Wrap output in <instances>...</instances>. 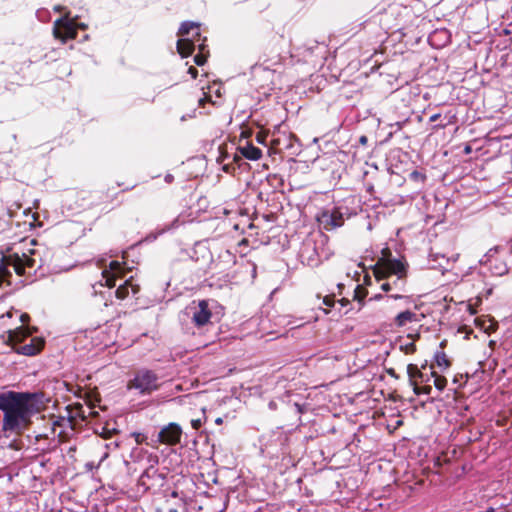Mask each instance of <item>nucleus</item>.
<instances>
[{
    "label": "nucleus",
    "instance_id": "obj_6",
    "mask_svg": "<svg viewBox=\"0 0 512 512\" xmlns=\"http://www.w3.org/2000/svg\"><path fill=\"white\" fill-rule=\"evenodd\" d=\"M317 221L325 230L330 231L344 224V216L340 208L334 207L331 210H322L317 216Z\"/></svg>",
    "mask_w": 512,
    "mask_h": 512
},
{
    "label": "nucleus",
    "instance_id": "obj_9",
    "mask_svg": "<svg viewBox=\"0 0 512 512\" xmlns=\"http://www.w3.org/2000/svg\"><path fill=\"white\" fill-rule=\"evenodd\" d=\"M36 328H30L28 326H20L13 330H8L6 333L1 335L3 342L6 345L17 346L25 341L26 338L30 337L34 332H36Z\"/></svg>",
    "mask_w": 512,
    "mask_h": 512
},
{
    "label": "nucleus",
    "instance_id": "obj_8",
    "mask_svg": "<svg viewBox=\"0 0 512 512\" xmlns=\"http://www.w3.org/2000/svg\"><path fill=\"white\" fill-rule=\"evenodd\" d=\"M183 431L179 424L171 422L161 428L158 433V441L161 444L175 446L180 443Z\"/></svg>",
    "mask_w": 512,
    "mask_h": 512
},
{
    "label": "nucleus",
    "instance_id": "obj_49",
    "mask_svg": "<svg viewBox=\"0 0 512 512\" xmlns=\"http://www.w3.org/2000/svg\"><path fill=\"white\" fill-rule=\"evenodd\" d=\"M171 496L174 497V498L178 497V492L177 491H173L171 493Z\"/></svg>",
    "mask_w": 512,
    "mask_h": 512
},
{
    "label": "nucleus",
    "instance_id": "obj_52",
    "mask_svg": "<svg viewBox=\"0 0 512 512\" xmlns=\"http://www.w3.org/2000/svg\"><path fill=\"white\" fill-rule=\"evenodd\" d=\"M77 28H81V29H85V25L84 24H77Z\"/></svg>",
    "mask_w": 512,
    "mask_h": 512
},
{
    "label": "nucleus",
    "instance_id": "obj_12",
    "mask_svg": "<svg viewBox=\"0 0 512 512\" xmlns=\"http://www.w3.org/2000/svg\"><path fill=\"white\" fill-rule=\"evenodd\" d=\"M212 317V312L209 308L207 300H200L198 302V309L194 312L192 321L197 327H202L209 323Z\"/></svg>",
    "mask_w": 512,
    "mask_h": 512
},
{
    "label": "nucleus",
    "instance_id": "obj_16",
    "mask_svg": "<svg viewBox=\"0 0 512 512\" xmlns=\"http://www.w3.org/2000/svg\"><path fill=\"white\" fill-rule=\"evenodd\" d=\"M195 30V32L192 35V40H194V44L198 41H200L201 33H200V24L195 22L186 21L183 22L178 30L177 35L178 36H186L191 31Z\"/></svg>",
    "mask_w": 512,
    "mask_h": 512
},
{
    "label": "nucleus",
    "instance_id": "obj_36",
    "mask_svg": "<svg viewBox=\"0 0 512 512\" xmlns=\"http://www.w3.org/2000/svg\"><path fill=\"white\" fill-rule=\"evenodd\" d=\"M188 73L192 76L193 79H196L197 76H198V70L191 66L189 69H188Z\"/></svg>",
    "mask_w": 512,
    "mask_h": 512
},
{
    "label": "nucleus",
    "instance_id": "obj_46",
    "mask_svg": "<svg viewBox=\"0 0 512 512\" xmlns=\"http://www.w3.org/2000/svg\"><path fill=\"white\" fill-rule=\"evenodd\" d=\"M5 316H7L8 318H11L13 316L12 311L6 312ZM2 317H4V315H2Z\"/></svg>",
    "mask_w": 512,
    "mask_h": 512
},
{
    "label": "nucleus",
    "instance_id": "obj_59",
    "mask_svg": "<svg viewBox=\"0 0 512 512\" xmlns=\"http://www.w3.org/2000/svg\"><path fill=\"white\" fill-rule=\"evenodd\" d=\"M3 210H4L3 205H2V203L0 202V211H3Z\"/></svg>",
    "mask_w": 512,
    "mask_h": 512
},
{
    "label": "nucleus",
    "instance_id": "obj_15",
    "mask_svg": "<svg viewBox=\"0 0 512 512\" xmlns=\"http://www.w3.org/2000/svg\"><path fill=\"white\" fill-rule=\"evenodd\" d=\"M129 290H131L133 294H137L140 291L139 285L133 282V277H130L116 289V298L120 300L126 299L129 295Z\"/></svg>",
    "mask_w": 512,
    "mask_h": 512
},
{
    "label": "nucleus",
    "instance_id": "obj_3",
    "mask_svg": "<svg viewBox=\"0 0 512 512\" xmlns=\"http://www.w3.org/2000/svg\"><path fill=\"white\" fill-rule=\"evenodd\" d=\"M291 39L281 31L269 33L263 44V61L271 65H280L284 59L283 54L289 52Z\"/></svg>",
    "mask_w": 512,
    "mask_h": 512
},
{
    "label": "nucleus",
    "instance_id": "obj_60",
    "mask_svg": "<svg viewBox=\"0 0 512 512\" xmlns=\"http://www.w3.org/2000/svg\"><path fill=\"white\" fill-rule=\"evenodd\" d=\"M169 512H178L177 509H170Z\"/></svg>",
    "mask_w": 512,
    "mask_h": 512
},
{
    "label": "nucleus",
    "instance_id": "obj_54",
    "mask_svg": "<svg viewBox=\"0 0 512 512\" xmlns=\"http://www.w3.org/2000/svg\"><path fill=\"white\" fill-rule=\"evenodd\" d=\"M215 422H216L217 424H221V423H222V419H221V418H217Z\"/></svg>",
    "mask_w": 512,
    "mask_h": 512
},
{
    "label": "nucleus",
    "instance_id": "obj_57",
    "mask_svg": "<svg viewBox=\"0 0 512 512\" xmlns=\"http://www.w3.org/2000/svg\"><path fill=\"white\" fill-rule=\"evenodd\" d=\"M365 141H366V137L365 136L361 137V142H365Z\"/></svg>",
    "mask_w": 512,
    "mask_h": 512
},
{
    "label": "nucleus",
    "instance_id": "obj_1",
    "mask_svg": "<svg viewBox=\"0 0 512 512\" xmlns=\"http://www.w3.org/2000/svg\"><path fill=\"white\" fill-rule=\"evenodd\" d=\"M0 410L4 413L2 430L20 435L29 428L32 416L39 411L36 394L16 391L0 393Z\"/></svg>",
    "mask_w": 512,
    "mask_h": 512
},
{
    "label": "nucleus",
    "instance_id": "obj_20",
    "mask_svg": "<svg viewBox=\"0 0 512 512\" xmlns=\"http://www.w3.org/2000/svg\"><path fill=\"white\" fill-rule=\"evenodd\" d=\"M434 358L437 366L443 368V370H446L451 366V361L443 350L436 352Z\"/></svg>",
    "mask_w": 512,
    "mask_h": 512
},
{
    "label": "nucleus",
    "instance_id": "obj_21",
    "mask_svg": "<svg viewBox=\"0 0 512 512\" xmlns=\"http://www.w3.org/2000/svg\"><path fill=\"white\" fill-rule=\"evenodd\" d=\"M156 470L153 468L146 469L142 475L139 478V485L143 486L145 490H148L150 488V484L148 483V479L151 477V475L156 474Z\"/></svg>",
    "mask_w": 512,
    "mask_h": 512
},
{
    "label": "nucleus",
    "instance_id": "obj_51",
    "mask_svg": "<svg viewBox=\"0 0 512 512\" xmlns=\"http://www.w3.org/2000/svg\"><path fill=\"white\" fill-rule=\"evenodd\" d=\"M470 151H471V147H470V146H466V148H465V152H466V153H470Z\"/></svg>",
    "mask_w": 512,
    "mask_h": 512
},
{
    "label": "nucleus",
    "instance_id": "obj_22",
    "mask_svg": "<svg viewBox=\"0 0 512 512\" xmlns=\"http://www.w3.org/2000/svg\"><path fill=\"white\" fill-rule=\"evenodd\" d=\"M103 277L105 278V285L108 288H113L116 285V279L120 278L117 275L111 274L109 271L104 270L102 273Z\"/></svg>",
    "mask_w": 512,
    "mask_h": 512
},
{
    "label": "nucleus",
    "instance_id": "obj_19",
    "mask_svg": "<svg viewBox=\"0 0 512 512\" xmlns=\"http://www.w3.org/2000/svg\"><path fill=\"white\" fill-rule=\"evenodd\" d=\"M199 52L194 56V62L198 66H202L206 63L207 57L209 55V51L206 50V45L203 43H200L198 45Z\"/></svg>",
    "mask_w": 512,
    "mask_h": 512
},
{
    "label": "nucleus",
    "instance_id": "obj_45",
    "mask_svg": "<svg viewBox=\"0 0 512 512\" xmlns=\"http://www.w3.org/2000/svg\"><path fill=\"white\" fill-rule=\"evenodd\" d=\"M257 141L262 143L264 141V137L259 133L256 137Z\"/></svg>",
    "mask_w": 512,
    "mask_h": 512
},
{
    "label": "nucleus",
    "instance_id": "obj_2",
    "mask_svg": "<svg viewBox=\"0 0 512 512\" xmlns=\"http://www.w3.org/2000/svg\"><path fill=\"white\" fill-rule=\"evenodd\" d=\"M370 268L377 281L395 275L397 276L395 283L403 286L404 279L407 278L408 264L401 259L393 258L389 247H384L381 250V256Z\"/></svg>",
    "mask_w": 512,
    "mask_h": 512
},
{
    "label": "nucleus",
    "instance_id": "obj_18",
    "mask_svg": "<svg viewBox=\"0 0 512 512\" xmlns=\"http://www.w3.org/2000/svg\"><path fill=\"white\" fill-rule=\"evenodd\" d=\"M430 376L434 379V386L439 390L443 391L447 386V379L439 375L437 372L434 371V365H430Z\"/></svg>",
    "mask_w": 512,
    "mask_h": 512
},
{
    "label": "nucleus",
    "instance_id": "obj_32",
    "mask_svg": "<svg viewBox=\"0 0 512 512\" xmlns=\"http://www.w3.org/2000/svg\"><path fill=\"white\" fill-rule=\"evenodd\" d=\"M449 460L448 458L446 457V455H441V456H438L435 460V466H441L443 465L444 463H447Z\"/></svg>",
    "mask_w": 512,
    "mask_h": 512
},
{
    "label": "nucleus",
    "instance_id": "obj_14",
    "mask_svg": "<svg viewBox=\"0 0 512 512\" xmlns=\"http://www.w3.org/2000/svg\"><path fill=\"white\" fill-rule=\"evenodd\" d=\"M238 151L240 152L241 156L235 154L233 157L235 162L241 161L242 157L252 161H257L262 157L261 149L249 142H247L245 146L238 147Z\"/></svg>",
    "mask_w": 512,
    "mask_h": 512
},
{
    "label": "nucleus",
    "instance_id": "obj_38",
    "mask_svg": "<svg viewBox=\"0 0 512 512\" xmlns=\"http://www.w3.org/2000/svg\"><path fill=\"white\" fill-rule=\"evenodd\" d=\"M29 320H30V316H29L27 313H23V314H21V316H20V321H21L23 324H25V323L29 322Z\"/></svg>",
    "mask_w": 512,
    "mask_h": 512
},
{
    "label": "nucleus",
    "instance_id": "obj_30",
    "mask_svg": "<svg viewBox=\"0 0 512 512\" xmlns=\"http://www.w3.org/2000/svg\"><path fill=\"white\" fill-rule=\"evenodd\" d=\"M494 269H495V273L497 275H503V274L508 272V267L506 266L505 263H501L500 265H496L494 267Z\"/></svg>",
    "mask_w": 512,
    "mask_h": 512
},
{
    "label": "nucleus",
    "instance_id": "obj_13",
    "mask_svg": "<svg viewBox=\"0 0 512 512\" xmlns=\"http://www.w3.org/2000/svg\"><path fill=\"white\" fill-rule=\"evenodd\" d=\"M423 317V314H418L410 310H405L398 313L394 317L393 324L396 328H403L410 323L420 322Z\"/></svg>",
    "mask_w": 512,
    "mask_h": 512
},
{
    "label": "nucleus",
    "instance_id": "obj_10",
    "mask_svg": "<svg viewBox=\"0 0 512 512\" xmlns=\"http://www.w3.org/2000/svg\"><path fill=\"white\" fill-rule=\"evenodd\" d=\"M427 363H424L420 368L416 364L407 365V374L411 386L427 384L430 381V375L424 372Z\"/></svg>",
    "mask_w": 512,
    "mask_h": 512
},
{
    "label": "nucleus",
    "instance_id": "obj_4",
    "mask_svg": "<svg viewBox=\"0 0 512 512\" xmlns=\"http://www.w3.org/2000/svg\"><path fill=\"white\" fill-rule=\"evenodd\" d=\"M158 387L157 374L148 369H141L137 371L133 379L129 380L127 383V388L129 390H138L142 395L151 394L153 391L157 390Z\"/></svg>",
    "mask_w": 512,
    "mask_h": 512
},
{
    "label": "nucleus",
    "instance_id": "obj_25",
    "mask_svg": "<svg viewBox=\"0 0 512 512\" xmlns=\"http://www.w3.org/2000/svg\"><path fill=\"white\" fill-rule=\"evenodd\" d=\"M110 273L117 275L119 277H123V269L121 264L118 261H111L109 264Z\"/></svg>",
    "mask_w": 512,
    "mask_h": 512
},
{
    "label": "nucleus",
    "instance_id": "obj_55",
    "mask_svg": "<svg viewBox=\"0 0 512 512\" xmlns=\"http://www.w3.org/2000/svg\"><path fill=\"white\" fill-rule=\"evenodd\" d=\"M223 169L224 171L228 172V165H224Z\"/></svg>",
    "mask_w": 512,
    "mask_h": 512
},
{
    "label": "nucleus",
    "instance_id": "obj_33",
    "mask_svg": "<svg viewBox=\"0 0 512 512\" xmlns=\"http://www.w3.org/2000/svg\"><path fill=\"white\" fill-rule=\"evenodd\" d=\"M191 426L193 429L198 430L202 426L201 419H192Z\"/></svg>",
    "mask_w": 512,
    "mask_h": 512
},
{
    "label": "nucleus",
    "instance_id": "obj_42",
    "mask_svg": "<svg viewBox=\"0 0 512 512\" xmlns=\"http://www.w3.org/2000/svg\"><path fill=\"white\" fill-rule=\"evenodd\" d=\"M447 124H438L433 127L434 130L444 129Z\"/></svg>",
    "mask_w": 512,
    "mask_h": 512
},
{
    "label": "nucleus",
    "instance_id": "obj_48",
    "mask_svg": "<svg viewBox=\"0 0 512 512\" xmlns=\"http://www.w3.org/2000/svg\"><path fill=\"white\" fill-rule=\"evenodd\" d=\"M446 344H447V341H446V340H443V341L440 343V347H441L442 349H444V348H445V346H446Z\"/></svg>",
    "mask_w": 512,
    "mask_h": 512
},
{
    "label": "nucleus",
    "instance_id": "obj_58",
    "mask_svg": "<svg viewBox=\"0 0 512 512\" xmlns=\"http://www.w3.org/2000/svg\"><path fill=\"white\" fill-rule=\"evenodd\" d=\"M108 457V453L106 452L104 456L102 457V460Z\"/></svg>",
    "mask_w": 512,
    "mask_h": 512
},
{
    "label": "nucleus",
    "instance_id": "obj_27",
    "mask_svg": "<svg viewBox=\"0 0 512 512\" xmlns=\"http://www.w3.org/2000/svg\"><path fill=\"white\" fill-rule=\"evenodd\" d=\"M401 350L405 354H413L416 352V344L414 342H410L404 346L401 347Z\"/></svg>",
    "mask_w": 512,
    "mask_h": 512
},
{
    "label": "nucleus",
    "instance_id": "obj_29",
    "mask_svg": "<svg viewBox=\"0 0 512 512\" xmlns=\"http://www.w3.org/2000/svg\"><path fill=\"white\" fill-rule=\"evenodd\" d=\"M323 303H324V305H326L327 307H332V306H334V304H335V295H334V294L326 295V296L323 298Z\"/></svg>",
    "mask_w": 512,
    "mask_h": 512
},
{
    "label": "nucleus",
    "instance_id": "obj_7",
    "mask_svg": "<svg viewBox=\"0 0 512 512\" xmlns=\"http://www.w3.org/2000/svg\"><path fill=\"white\" fill-rule=\"evenodd\" d=\"M6 264L12 267L17 275H25L26 268H33L35 265V259L23 253L21 256L18 253H9L3 255Z\"/></svg>",
    "mask_w": 512,
    "mask_h": 512
},
{
    "label": "nucleus",
    "instance_id": "obj_50",
    "mask_svg": "<svg viewBox=\"0 0 512 512\" xmlns=\"http://www.w3.org/2000/svg\"><path fill=\"white\" fill-rule=\"evenodd\" d=\"M364 280H365V283H367L368 281H370V276L369 275H365L364 276Z\"/></svg>",
    "mask_w": 512,
    "mask_h": 512
},
{
    "label": "nucleus",
    "instance_id": "obj_41",
    "mask_svg": "<svg viewBox=\"0 0 512 512\" xmlns=\"http://www.w3.org/2000/svg\"><path fill=\"white\" fill-rule=\"evenodd\" d=\"M470 314L474 315L477 313V310L475 307H473L471 304L468 306Z\"/></svg>",
    "mask_w": 512,
    "mask_h": 512
},
{
    "label": "nucleus",
    "instance_id": "obj_23",
    "mask_svg": "<svg viewBox=\"0 0 512 512\" xmlns=\"http://www.w3.org/2000/svg\"><path fill=\"white\" fill-rule=\"evenodd\" d=\"M413 391L416 395H421V394L429 395L432 391V387L428 383L423 384V385L414 384Z\"/></svg>",
    "mask_w": 512,
    "mask_h": 512
},
{
    "label": "nucleus",
    "instance_id": "obj_35",
    "mask_svg": "<svg viewBox=\"0 0 512 512\" xmlns=\"http://www.w3.org/2000/svg\"><path fill=\"white\" fill-rule=\"evenodd\" d=\"M210 101H211V96L210 95H204V97L199 99V105L200 106H204L206 102H210Z\"/></svg>",
    "mask_w": 512,
    "mask_h": 512
},
{
    "label": "nucleus",
    "instance_id": "obj_26",
    "mask_svg": "<svg viewBox=\"0 0 512 512\" xmlns=\"http://www.w3.org/2000/svg\"><path fill=\"white\" fill-rule=\"evenodd\" d=\"M499 246H496L494 248L489 249V251L486 254L487 262L489 263L490 267L493 268V257L498 252Z\"/></svg>",
    "mask_w": 512,
    "mask_h": 512
},
{
    "label": "nucleus",
    "instance_id": "obj_37",
    "mask_svg": "<svg viewBox=\"0 0 512 512\" xmlns=\"http://www.w3.org/2000/svg\"><path fill=\"white\" fill-rule=\"evenodd\" d=\"M405 283H406V278L404 279V285L401 286V284H396L395 281H393L392 284V289L393 288H397L399 291H403L404 290V287H405Z\"/></svg>",
    "mask_w": 512,
    "mask_h": 512
},
{
    "label": "nucleus",
    "instance_id": "obj_53",
    "mask_svg": "<svg viewBox=\"0 0 512 512\" xmlns=\"http://www.w3.org/2000/svg\"><path fill=\"white\" fill-rule=\"evenodd\" d=\"M509 249H510V252L512 253V239L509 242Z\"/></svg>",
    "mask_w": 512,
    "mask_h": 512
},
{
    "label": "nucleus",
    "instance_id": "obj_40",
    "mask_svg": "<svg viewBox=\"0 0 512 512\" xmlns=\"http://www.w3.org/2000/svg\"><path fill=\"white\" fill-rule=\"evenodd\" d=\"M440 117H441L440 113L433 114L432 116H430L429 121L436 122Z\"/></svg>",
    "mask_w": 512,
    "mask_h": 512
},
{
    "label": "nucleus",
    "instance_id": "obj_5",
    "mask_svg": "<svg viewBox=\"0 0 512 512\" xmlns=\"http://www.w3.org/2000/svg\"><path fill=\"white\" fill-rule=\"evenodd\" d=\"M53 34L56 39L66 42L69 39H75L78 35L77 24L74 19L68 15L57 19L54 22Z\"/></svg>",
    "mask_w": 512,
    "mask_h": 512
},
{
    "label": "nucleus",
    "instance_id": "obj_17",
    "mask_svg": "<svg viewBox=\"0 0 512 512\" xmlns=\"http://www.w3.org/2000/svg\"><path fill=\"white\" fill-rule=\"evenodd\" d=\"M195 49L194 40L189 38H181L177 41V51L182 58L190 56Z\"/></svg>",
    "mask_w": 512,
    "mask_h": 512
},
{
    "label": "nucleus",
    "instance_id": "obj_28",
    "mask_svg": "<svg viewBox=\"0 0 512 512\" xmlns=\"http://www.w3.org/2000/svg\"><path fill=\"white\" fill-rule=\"evenodd\" d=\"M115 432H116L115 429L110 430V429H108L106 427H102V431L100 432V436L102 438H104V439H109V438H111L114 435Z\"/></svg>",
    "mask_w": 512,
    "mask_h": 512
},
{
    "label": "nucleus",
    "instance_id": "obj_11",
    "mask_svg": "<svg viewBox=\"0 0 512 512\" xmlns=\"http://www.w3.org/2000/svg\"><path fill=\"white\" fill-rule=\"evenodd\" d=\"M45 341L41 337H34L31 339L29 344H25L22 346H14L13 350L17 354L25 355V356H34L42 351L44 348Z\"/></svg>",
    "mask_w": 512,
    "mask_h": 512
},
{
    "label": "nucleus",
    "instance_id": "obj_44",
    "mask_svg": "<svg viewBox=\"0 0 512 512\" xmlns=\"http://www.w3.org/2000/svg\"><path fill=\"white\" fill-rule=\"evenodd\" d=\"M391 298L393 299H402V298H406L405 296L401 295V294H393L390 296Z\"/></svg>",
    "mask_w": 512,
    "mask_h": 512
},
{
    "label": "nucleus",
    "instance_id": "obj_43",
    "mask_svg": "<svg viewBox=\"0 0 512 512\" xmlns=\"http://www.w3.org/2000/svg\"><path fill=\"white\" fill-rule=\"evenodd\" d=\"M339 303L342 306H346L349 303V300L347 298H342V299L339 300Z\"/></svg>",
    "mask_w": 512,
    "mask_h": 512
},
{
    "label": "nucleus",
    "instance_id": "obj_47",
    "mask_svg": "<svg viewBox=\"0 0 512 512\" xmlns=\"http://www.w3.org/2000/svg\"><path fill=\"white\" fill-rule=\"evenodd\" d=\"M250 134H251L250 132L243 131L241 135L243 137L247 138V137H249Z\"/></svg>",
    "mask_w": 512,
    "mask_h": 512
},
{
    "label": "nucleus",
    "instance_id": "obj_24",
    "mask_svg": "<svg viewBox=\"0 0 512 512\" xmlns=\"http://www.w3.org/2000/svg\"><path fill=\"white\" fill-rule=\"evenodd\" d=\"M367 294H368V292H367L366 288H364L361 285H357L354 290L353 298H354V300L362 302L364 300V298L367 296Z\"/></svg>",
    "mask_w": 512,
    "mask_h": 512
},
{
    "label": "nucleus",
    "instance_id": "obj_39",
    "mask_svg": "<svg viewBox=\"0 0 512 512\" xmlns=\"http://www.w3.org/2000/svg\"><path fill=\"white\" fill-rule=\"evenodd\" d=\"M407 337L410 338L412 340V342L415 343V341L420 338V333L419 332H417L415 334L410 333L407 335Z\"/></svg>",
    "mask_w": 512,
    "mask_h": 512
},
{
    "label": "nucleus",
    "instance_id": "obj_31",
    "mask_svg": "<svg viewBox=\"0 0 512 512\" xmlns=\"http://www.w3.org/2000/svg\"><path fill=\"white\" fill-rule=\"evenodd\" d=\"M132 437L135 439L137 444H142L147 439L146 435L139 432L132 433Z\"/></svg>",
    "mask_w": 512,
    "mask_h": 512
},
{
    "label": "nucleus",
    "instance_id": "obj_56",
    "mask_svg": "<svg viewBox=\"0 0 512 512\" xmlns=\"http://www.w3.org/2000/svg\"><path fill=\"white\" fill-rule=\"evenodd\" d=\"M381 298H382L381 294L375 296V299H381Z\"/></svg>",
    "mask_w": 512,
    "mask_h": 512
},
{
    "label": "nucleus",
    "instance_id": "obj_34",
    "mask_svg": "<svg viewBox=\"0 0 512 512\" xmlns=\"http://www.w3.org/2000/svg\"><path fill=\"white\" fill-rule=\"evenodd\" d=\"M380 288L384 292H389L392 290V284L390 282H384L381 284Z\"/></svg>",
    "mask_w": 512,
    "mask_h": 512
}]
</instances>
